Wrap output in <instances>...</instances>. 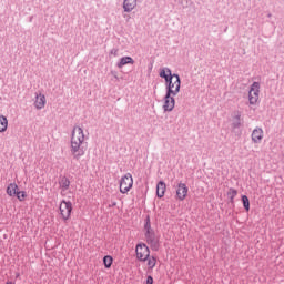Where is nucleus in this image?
I'll use <instances>...</instances> for the list:
<instances>
[{
	"label": "nucleus",
	"mask_w": 284,
	"mask_h": 284,
	"mask_svg": "<svg viewBox=\"0 0 284 284\" xmlns=\"http://www.w3.org/2000/svg\"><path fill=\"white\" fill-rule=\"evenodd\" d=\"M8 130V118L6 115H0V132H6Z\"/></svg>",
	"instance_id": "obj_19"
},
{
	"label": "nucleus",
	"mask_w": 284,
	"mask_h": 284,
	"mask_svg": "<svg viewBox=\"0 0 284 284\" xmlns=\"http://www.w3.org/2000/svg\"><path fill=\"white\" fill-rule=\"evenodd\" d=\"M165 90L166 93L173 94V97H176L179 92H181V84H179L174 79H172V75L165 80Z\"/></svg>",
	"instance_id": "obj_6"
},
{
	"label": "nucleus",
	"mask_w": 284,
	"mask_h": 284,
	"mask_svg": "<svg viewBox=\"0 0 284 284\" xmlns=\"http://www.w3.org/2000/svg\"><path fill=\"white\" fill-rule=\"evenodd\" d=\"M242 203L244 210H246V212H250V197H247V195H242Z\"/></svg>",
	"instance_id": "obj_23"
},
{
	"label": "nucleus",
	"mask_w": 284,
	"mask_h": 284,
	"mask_svg": "<svg viewBox=\"0 0 284 284\" xmlns=\"http://www.w3.org/2000/svg\"><path fill=\"white\" fill-rule=\"evenodd\" d=\"M144 236L148 245H150L151 250H159V241L160 237L156 235L154 230L152 229V222L150 221V216L148 215L144 220Z\"/></svg>",
	"instance_id": "obj_2"
},
{
	"label": "nucleus",
	"mask_w": 284,
	"mask_h": 284,
	"mask_svg": "<svg viewBox=\"0 0 284 284\" xmlns=\"http://www.w3.org/2000/svg\"><path fill=\"white\" fill-rule=\"evenodd\" d=\"M260 94H261V83L253 82L248 91L250 105H256V103H258Z\"/></svg>",
	"instance_id": "obj_5"
},
{
	"label": "nucleus",
	"mask_w": 284,
	"mask_h": 284,
	"mask_svg": "<svg viewBox=\"0 0 284 284\" xmlns=\"http://www.w3.org/2000/svg\"><path fill=\"white\" fill-rule=\"evenodd\" d=\"M146 263L149 270H154V267H156V257L149 255V258H146Z\"/></svg>",
	"instance_id": "obj_21"
},
{
	"label": "nucleus",
	"mask_w": 284,
	"mask_h": 284,
	"mask_svg": "<svg viewBox=\"0 0 284 284\" xmlns=\"http://www.w3.org/2000/svg\"><path fill=\"white\" fill-rule=\"evenodd\" d=\"M174 93H165L164 95V112H172L174 110V105H176V100H174Z\"/></svg>",
	"instance_id": "obj_8"
},
{
	"label": "nucleus",
	"mask_w": 284,
	"mask_h": 284,
	"mask_svg": "<svg viewBox=\"0 0 284 284\" xmlns=\"http://www.w3.org/2000/svg\"><path fill=\"white\" fill-rule=\"evenodd\" d=\"M132 185H134V179L131 173H126L120 180V192L121 194H128L130 190H132Z\"/></svg>",
	"instance_id": "obj_4"
},
{
	"label": "nucleus",
	"mask_w": 284,
	"mask_h": 284,
	"mask_svg": "<svg viewBox=\"0 0 284 284\" xmlns=\"http://www.w3.org/2000/svg\"><path fill=\"white\" fill-rule=\"evenodd\" d=\"M251 139L253 143H261L263 141V129L261 128H255L251 134Z\"/></svg>",
	"instance_id": "obj_11"
},
{
	"label": "nucleus",
	"mask_w": 284,
	"mask_h": 284,
	"mask_svg": "<svg viewBox=\"0 0 284 284\" xmlns=\"http://www.w3.org/2000/svg\"><path fill=\"white\" fill-rule=\"evenodd\" d=\"M239 194V191L236 189H230L229 192L226 193L227 199H230L231 203H234V199H236V195Z\"/></svg>",
	"instance_id": "obj_20"
},
{
	"label": "nucleus",
	"mask_w": 284,
	"mask_h": 284,
	"mask_svg": "<svg viewBox=\"0 0 284 284\" xmlns=\"http://www.w3.org/2000/svg\"><path fill=\"white\" fill-rule=\"evenodd\" d=\"M16 196H17V199H18L19 201H26V196H27L26 191H18V193L16 194Z\"/></svg>",
	"instance_id": "obj_24"
},
{
	"label": "nucleus",
	"mask_w": 284,
	"mask_h": 284,
	"mask_svg": "<svg viewBox=\"0 0 284 284\" xmlns=\"http://www.w3.org/2000/svg\"><path fill=\"white\" fill-rule=\"evenodd\" d=\"M165 182L160 181L156 185V196L158 199H163L165 196V190H166Z\"/></svg>",
	"instance_id": "obj_14"
},
{
	"label": "nucleus",
	"mask_w": 284,
	"mask_h": 284,
	"mask_svg": "<svg viewBox=\"0 0 284 284\" xmlns=\"http://www.w3.org/2000/svg\"><path fill=\"white\" fill-rule=\"evenodd\" d=\"M267 17L271 18V17H272V13H268Z\"/></svg>",
	"instance_id": "obj_29"
},
{
	"label": "nucleus",
	"mask_w": 284,
	"mask_h": 284,
	"mask_svg": "<svg viewBox=\"0 0 284 284\" xmlns=\"http://www.w3.org/2000/svg\"><path fill=\"white\" fill-rule=\"evenodd\" d=\"M134 65V59L132 57H122L120 61L116 63V68L121 69L123 65Z\"/></svg>",
	"instance_id": "obj_15"
},
{
	"label": "nucleus",
	"mask_w": 284,
	"mask_h": 284,
	"mask_svg": "<svg viewBox=\"0 0 284 284\" xmlns=\"http://www.w3.org/2000/svg\"><path fill=\"white\" fill-rule=\"evenodd\" d=\"M109 207H116V202H112Z\"/></svg>",
	"instance_id": "obj_28"
},
{
	"label": "nucleus",
	"mask_w": 284,
	"mask_h": 284,
	"mask_svg": "<svg viewBox=\"0 0 284 284\" xmlns=\"http://www.w3.org/2000/svg\"><path fill=\"white\" fill-rule=\"evenodd\" d=\"M113 261H114V260L112 258V256L105 255V256L103 257L104 267H106V270H110V267H112Z\"/></svg>",
	"instance_id": "obj_22"
},
{
	"label": "nucleus",
	"mask_w": 284,
	"mask_h": 284,
	"mask_svg": "<svg viewBox=\"0 0 284 284\" xmlns=\"http://www.w3.org/2000/svg\"><path fill=\"white\" fill-rule=\"evenodd\" d=\"M118 52H119V50L112 49V50L110 51V54H113V57H116Z\"/></svg>",
	"instance_id": "obj_27"
},
{
	"label": "nucleus",
	"mask_w": 284,
	"mask_h": 284,
	"mask_svg": "<svg viewBox=\"0 0 284 284\" xmlns=\"http://www.w3.org/2000/svg\"><path fill=\"white\" fill-rule=\"evenodd\" d=\"M135 254L138 261L145 263L150 258V247L145 243H139L135 246Z\"/></svg>",
	"instance_id": "obj_3"
},
{
	"label": "nucleus",
	"mask_w": 284,
	"mask_h": 284,
	"mask_svg": "<svg viewBox=\"0 0 284 284\" xmlns=\"http://www.w3.org/2000/svg\"><path fill=\"white\" fill-rule=\"evenodd\" d=\"M159 77L161 79H164V81H168V79H170L172 77V70L170 68H162L160 69V73Z\"/></svg>",
	"instance_id": "obj_16"
},
{
	"label": "nucleus",
	"mask_w": 284,
	"mask_h": 284,
	"mask_svg": "<svg viewBox=\"0 0 284 284\" xmlns=\"http://www.w3.org/2000/svg\"><path fill=\"white\" fill-rule=\"evenodd\" d=\"M231 125L232 130H239L241 128V113L237 112V114L233 118Z\"/></svg>",
	"instance_id": "obj_18"
},
{
	"label": "nucleus",
	"mask_w": 284,
	"mask_h": 284,
	"mask_svg": "<svg viewBox=\"0 0 284 284\" xmlns=\"http://www.w3.org/2000/svg\"><path fill=\"white\" fill-rule=\"evenodd\" d=\"M172 79H175L179 85H181V77L179 75V73H172Z\"/></svg>",
	"instance_id": "obj_25"
},
{
	"label": "nucleus",
	"mask_w": 284,
	"mask_h": 284,
	"mask_svg": "<svg viewBox=\"0 0 284 284\" xmlns=\"http://www.w3.org/2000/svg\"><path fill=\"white\" fill-rule=\"evenodd\" d=\"M154 283V278L152 277V275H149L146 277V283L145 284H153Z\"/></svg>",
	"instance_id": "obj_26"
},
{
	"label": "nucleus",
	"mask_w": 284,
	"mask_h": 284,
	"mask_svg": "<svg viewBox=\"0 0 284 284\" xmlns=\"http://www.w3.org/2000/svg\"><path fill=\"white\" fill-rule=\"evenodd\" d=\"M34 106L37 110H43L45 108V95L44 94H37L36 95V101H34Z\"/></svg>",
	"instance_id": "obj_12"
},
{
	"label": "nucleus",
	"mask_w": 284,
	"mask_h": 284,
	"mask_svg": "<svg viewBox=\"0 0 284 284\" xmlns=\"http://www.w3.org/2000/svg\"><path fill=\"white\" fill-rule=\"evenodd\" d=\"M136 8V0H123L124 12H132Z\"/></svg>",
	"instance_id": "obj_13"
},
{
	"label": "nucleus",
	"mask_w": 284,
	"mask_h": 284,
	"mask_svg": "<svg viewBox=\"0 0 284 284\" xmlns=\"http://www.w3.org/2000/svg\"><path fill=\"white\" fill-rule=\"evenodd\" d=\"M19 185H17V183H10L9 186L7 187V194L9 196H17V194L19 193Z\"/></svg>",
	"instance_id": "obj_17"
},
{
	"label": "nucleus",
	"mask_w": 284,
	"mask_h": 284,
	"mask_svg": "<svg viewBox=\"0 0 284 284\" xmlns=\"http://www.w3.org/2000/svg\"><path fill=\"white\" fill-rule=\"evenodd\" d=\"M187 185L185 183H179L176 189V196L179 201H185V196H187Z\"/></svg>",
	"instance_id": "obj_9"
},
{
	"label": "nucleus",
	"mask_w": 284,
	"mask_h": 284,
	"mask_svg": "<svg viewBox=\"0 0 284 284\" xmlns=\"http://www.w3.org/2000/svg\"><path fill=\"white\" fill-rule=\"evenodd\" d=\"M59 186H60V190H61V195L65 196L64 192H68L70 190V179H68V176L60 178Z\"/></svg>",
	"instance_id": "obj_10"
},
{
	"label": "nucleus",
	"mask_w": 284,
	"mask_h": 284,
	"mask_svg": "<svg viewBox=\"0 0 284 284\" xmlns=\"http://www.w3.org/2000/svg\"><path fill=\"white\" fill-rule=\"evenodd\" d=\"M59 210L63 221H69L72 214V202L62 200Z\"/></svg>",
	"instance_id": "obj_7"
},
{
	"label": "nucleus",
	"mask_w": 284,
	"mask_h": 284,
	"mask_svg": "<svg viewBox=\"0 0 284 284\" xmlns=\"http://www.w3.org/2000/svg\"><path fill=\"white\" fill-rule=\"evenodd\" d=\"M83 141H85V134L81 126H74L71 135V154L75 161H79L81 156H85V149H83Z\"/></svg>",
	"instance_id": "obj_1"
}]
</instances>
